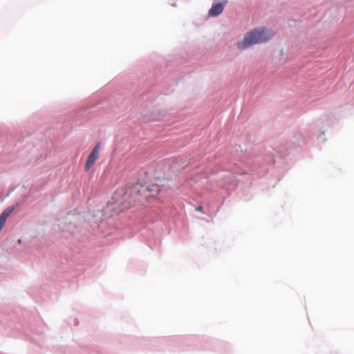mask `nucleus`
<instances>
[{
  "instance_id": "f257e3e1",
  "label": "nucleus",
  "mask_w": 354,
  "mask_h": 354,
  "mask_svg": "<svg viewBox=\"0 0 354 354\" xmlns=\"http://www.w3.org/2000/svg\"><path fill=\"white\" fill-rule=\"evenodd\" d=\"M273 36V32L266 28L254 30L248 33L244 39L237 44L240 50H244L252 45L268 41Z\"/></svg>"
},
{
  "instance_id": "f03ea898",
  "label": "nucleus",
  "mask_w": 354,
  "mask_h": 354,
  "mask_svg": "<svg viewBox=\"0 0 354 354\" xmlns=\"http://www.w3.org/2000/svg\"><path fill=\"white\" fill-rule=\"evenodd\" d=\"M100 149V144L97 143L95 145L94 148L92 149L90 155L88 156L86 162L85 164V170L88 171L91 167L94 165L96 160L99 158V153Z\"/></svg>"
},
{
  "instance_id": "7ed1b4c3",
  "label": "nucleus",
  "mask_w": 354,
  "mask_h": 354,
  "mask_svg": "<svg viewBox=\"0 0 354 354\" xmlns=\"http://www.w3.org/2000/svg\"><path fill=\"white\" fill-rule=\"evenodd\" d=\"M224 9V4L219 2L214 3L209 9L208 15L209 17H216L221 15Z\"/></svg>"
},
{
  "instance_id": "20e7f679",
  "label": "nucleus",
  "mask_w": 354,
  "mask_h": 354,
  "mask_svg": "<svg viewBox=\"0 0 354 354\" xmlns=\"http://www.w3.org/2000/svg\"><path fill=\"white\" fill-rule=\"evenodd\" d=\"M13 208L9 207L5 209L0 215V231L2 230L4 226L6 219L9 216V215L12 213Z\"/></svg>"
},
{
  "instance_id": "39448f33",
  "label": "nucleus",
  "mask_w": 354,
  "mask_h": 354,
  "mask_svg": "<svg viewBox=\"0 0 354 354\" xmlns=\"http://www.w3.org/2000/svg\"><path fill=\"white\" fill-rule=\"evenodd\" d=\"M203 206H198V207H196V208L195 209V210H196V212H201V211H203Z\"/></svg>"
}]
</instances>
